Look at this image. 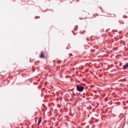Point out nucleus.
I'll return each instance as SVG.
<instances>
[{
    "label": "nucleus",
    "instance_id": "0eeeda50",
    "mask_svg": "<svg viewBox=\"0 0 128 128\" xmlns=\"http://www.w3.org/2000/svg\"><path fill=\"white\" fill-rule=\"evenodd\" d=\"M73 96H76V93H72Z\"/></svg>",
    "mask_w": 128,
    "mask_h": 128
},
{
    "label": "nucleus",
    "instance_id": "f3484780",
    "mask_svg": "<svg viewBox=\"0 0 128 128\" xmlns=\"http://www.w3.org/2000/svg\"><path fill=\"white\" fill-rule=\"evenodd\" d=\"M35 18H36V17H35Z\"/></svg>",
    "mask_w": 128,
    "mask_h": 128
},
{
    "label": "nucleus",
    "instance_id": "f8f14e48",
    "mask_svg": "<svg viewBox=\"0 0 128 128\" xmlns=\"http://www.w3.org/2000/svg\"><path fill=\"white\" fill-rule=\"evenodd\" d=\"M80 20H82V18H80Z\"/></svg>",
    "mask_w": 128,
    "mask_h": 128
},
{
    "label": "nucleus",
    "instance_id": "7ed1b4c3",
    "mask_svg": "<svg viewBox=\"0 0 128 128\" xmlns=\"http://www.w3.org/2000/svg\"><path fill=\"white\" fill-rule=\"evenodd\" d=\"M128 68V62L126 63L124 66H123V70H126Z\"/></svg>",
    "mask_w": 128,
    "mask_h": 128
},
{
    "label": "nucleus",
    "instance_id": "dca6fc26",
    "mask_svg": "<svg viewBox=\"0 0 128 128\" xmlns=\"http://www.w3.org/2000/svg\"><path fill=\"white\" fill-rule=\"evenodd\" d=\"M114 16H116V14H114Z\"/></svg>",
    "mask_w": 128,
    "mask_h": 128
},
{
    "label": "nucleus",
    "instance_id": "2eb2a0df",
    "mask_svg": "<svg viewBox=\"0 0 128 128\" xmlns=\"http://www.w3.org/2000/svg\"><path fill=\"white\" fill-rule=\"evenodd\" d=\"M84 19H86V18H84Z\"/></svg>",
    "mask_w": 128,
    "mask_h": 128
},
{
    "label": "nucleus",
    "instance_id": "39448f33",
    "mask_svg": "<svg viewBox=\"0 0 128 128\" xmlns=\"http://www.w3.org/2000/svg\"><path fill=\"white\" fill-rule=\"evenodd\" d=\"M78 26H76L75 28H74V30H78Z\"/></svg>",
    "mask_w": 128,
    "mask_h": 128
},
{
    "label": "nucleus",
    "instance_id": "423d86ee",
    "mask_svg": "<svg viewBox=\"0 0 128 128\" xmlns=\"http://www.w3.org/2000/svg\"><path fill=\"white\" fill-rule=\"evenodd\" d=\"M58 64H62V60H59L58 61Z\"/></svg>",
    "mask_w": 128,
    "mask_h": 128
},
{
    "label": "nucleus",
    "instance_id": "6e6552de",
    "mask_svg": "<svg viewBox=\"0 0 128 128\" xmlns=\"http://www.w3.org/2000/svg\"><path fill=\"white\" fill-rule=\"evenodd\" d=\"M122 66V63H121L120 64V66Z\"/></svg>",
    "mask_w": 128,
    "mask_h": 128
},
{
    "label": "nucleus",
    "instance_id": "ddd939ff",
    "mask_svg": "<svg viewBox=\"0 0 128 128\" xmlns=\"http://www.w3.org/2000/svg\"><path fill=\"white\" fill-rule=\"evenodd\" d=\"M74 36H76V34H74Z\"/></svg>",
    "mask_w": 128,
    "mask_h": 128
},
{
    "label": "nucleus",
    "instance_id": "20e7f679",
    "mask_svg": "<svg viewBox=\"0 0 128 128\" xmlns=\"http://www.w3.org/2000/svg\"><path fill=\"white\" fill-rule=\"evenodd\" d=\"M42 120V117H40L39 120L37 124L38 126H40V124Z\"/></svg>",
    "mask_w": 128,
    "mask_h": 128
},
{
    "label": "nucleus",
    "instance_id": "f03ea898",
    "mask_svg": "<svg viewBox=\"0 0 128 128\" xmlns=\"http://www.w3.org/2000/svg\"><path fill=\"white\" fill-rule=\"evenodd\" d=\"M40 58H46V55L44 54V52H42L40 55Z\"/></svg>",
    "mask_w": 128,
    "mask_h": 128
},
{
    "label": "nucleus",
    "instance_id": "9d476101",
    "mask_svg": "<svg viewBox=\"0 0 128 128\" xmlns=\"http://www.w3.org/2000/svg\"><path fill=\"white\" fill-rule=\"evenodd\" d=\"M87 40H88V42H89L88 38H87Z\"/></svg>",
    "mask_w": 128,
    "mask_h": 128
},
{
    "label": "nucleus",
    "instance_id": "9b49d317",
    "mask_svg": "<svg viewBox=\"0 0 128 128\" xmlns=\"http://www.w3.org/2000/svg\"><path fill=\"white\" fill-rule=\"evenodd\" d=\"M54 62H56V60H54Z\"/></svg>",
    "mask_w": 128,
    "mask_h": 128
},
{
    "label": "nucleus",
    "instance_id": "f257e3e1",
    "mask_svg": "<svg viewBox=\"0 0 128 128\" xmlns=\"http://www.w3.org/2000/svg\"><path fill=\"white\" fill-rule=\"evenodd\" d=\"M76 90L79 92H82L84 90V87L80 84H78L76 86Z\"/></svg>",
    "mask_w": 128,
    "mask_h": 128
},
{
    "label": "nucleus",
    "instance_id": "4468645a",
    "mask_svg": "<svg viewBox=\"0 0 128 128\" xmlns=\"http://www.w3.org/2000/svg\"><path fill=\"white\" fill-rule=\"evenodd\" d=\"M70 55H71V56H72V54H70Z\"/></svg>",
    "mask_w": 128,
    "mask_h": 128
},
{
    "label": "nucleus",
    "instance_id": "1a4fd4ad",
    "mask_svg": "<svg viewBox=\"0 0 128 128\" xmlns=\"http://www.w3.org/2000/svg\"><path fill=\"white\" fill-rule=\"evenodd\" d=\"M44 108H46V106L44 105Z\"/></svg>",
    "mask_w": 128,
    "mask_h": 128
}]
</instances>
